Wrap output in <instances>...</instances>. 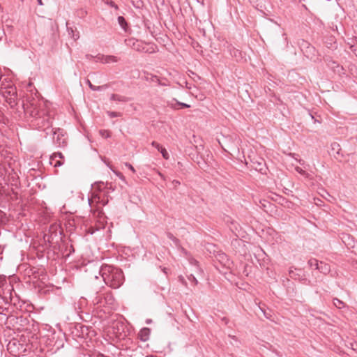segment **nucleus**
I'll use <instances>...</instances> for the list:
<instances>
[{
    "instance_id": "45",
    "label": "nucleus",
    "mask_w": 357,
    "mask_h": 357,
    "mask_svg": "<svg viewBox=\"0 0 357 357\" xmlns=\"http://www.w3.org/2000/svg\"><path fill=\"white\" fill-rule=\"evenodd\" d=\"M108 201L107 200L106 202L105 201H101V203L102 204L103 206L106 205L107 204Z\"/></svg>"
},
{
    "instance_id": "19",
    "label": "nucleus",
    "mask_w": 357,
    "mask_h": 357,
    "mask_svg": "<svg viewBox=\"0 0 357 357\" xmlns=\"http://www.w3.org/2000/svg\"><path fill=\"white\" fill-rule=\"evenodd\" d=\"M298 281L301 282L303 284H306V285L311 284V281L306 278L305 273H304L303 274V275L298 279Z\"/></svg>"
},
{
    "instance_id": "28",
    "label": "nucleus",
    "mask_w": 357,
    "mask_h": 357,
    "mask_svg": "<svg viewBox=\"0 0 357 357\" xmlns=\"http://www.w3.org/2000/svg\"><path fill=\"white\" fill-rule=\"evenodd\" d=\"M63 162H64V160H62V159L56 160H55L54 166L56 167H61V165H63Z\"/></svg>"
},
{
    "instance_id": "12",
    "label": "nucleus",
    "mask_w": 357,
    "mask_h": 357,
    "mask_svg": "<svg viewBox=\"0 0 357 357\" xmlns=\"http://www.w3.org/2000/svg\"><path fill=\"white\" fill-rule=\"evenodd\" d=\"M317 270L319 271L321 273L326 275L330 272L331 266L328 264H326L323 261H320Z\"/></svg>"
},
{
    "instance_id": "26",
    "label": "nucleus",
    "mask_w": 357,
    "mask_h": 357,
    "mask_svg": "<svg viewBox=\"0 0 357 357\" xmlns=\"http://www.w3.org/2000/svg\"><path fill=\"white\" fill-rule=\"evenodd\" d=\"M167 238L172 241L176 244L178 243V239L176 238L172 233H167Z\"/></svg>"
},
{
    "instance_id": "37",
    "label": "nucleus",
    "mask_w": 357,
    "mask_h": 357,
    "mask_svg": "<svg viewBox=\"0 0 357 357\" xmlns=\"http://www.w3.org/2000/svg\"><path fill=\"white\" fill-rule=\"evenodd\" d=\"M86 59H88V60H91L92 59L95 58L94 56L91 55V54H86Z\"/></svg>"
},
{
    "instance_id": "34",
    "label": "nucleus",
    "mask_w": 357,
    "mask_h": 357,
    "mask_svg": "<svg viewBox=\"0 0 357 357\" xmlns=\"http://www.w3.org/2000/svg\"><path fill=\"white\" fill-rule=\"evenodd\" d=\"M44 240H45V241H47L48 243H51V241H52V236H51V235H47V234H45V235L44 236Z\"/></svg>"
},
{
    "instance_id": "21",
    "label": "nucleus",
    "mask_w": 357,
    "mask_h": 357,
    "mask_svg": "<svg viewBox=\"0 0 357 357\" xmlns=\"http://www.w3.org/2000/svg\"><path fill=\"white\" fill-rule=\"evenodd\" d=\"M132 3L136 8H141L144 5L142 0H132Z\"/></svg>"
},
{
    "instance_id": "3",
    "label": "nucleus",
    "mask_w": 357,
    "mask_h": 357,
    "mask_svg": "<svg viewBox=\"0 0 357 357\" xmlns=\"http://www.w3.org/2000/svg\"><path fill=\"white\" fill-rule=\"evenodd\" d=\"M114 298L111 292L105 294L97 293L96 296L93 299L94 305H99L101 306L112 307L114 303Z\"/></svg>"
},
{
    "instance_id": "25",
    "label": "nucleus",
    "mask_w": 357,
    "mask_h": 357,
    "mask_svg": "<svg viewBox=\"0 0 357 357\" xmlns=\"http://www.w3.org/2000/svg\"><path fill=\"white\" fill-rule=\"evenodd\" d=\"M347 240L349 241L350 239V236H347ZM344 240H343L344 243H346L347 245V246H351V247H354V244H355V242L353 239H351V241H349L348 243H347V240H346V236L344 237Z\"/></svg>"
},
{
    "instance_id": "36",
    "label": "nucleus",
    "mask_w": 357,
    "mask_h": 357,
    "mask_svg": "<svg viewBox=\"0 0 357 357\" xmlns=\"http://www.w3.org/2000/svg\"><path fill=\"white\" fill-rule=\"evenodd\" d=\"M306 45H307V48L309 50V52H313L314 50V48L312 46H310L306 42H303Z\"/></svg>"
},
{
    "instance_id": "30",
    "label": "nucleus",
    "mask_w": 357,
    "mask_h": 357,
    "mask_svg": "<svg viewBox=\"0 0 357 357\" xmlns=\"http://www.w3.org/2000/svg\"><path fill=\"white\" fill-rule=\"evenodd\" d=\"M95 58L97 59L96 61H100L102 63H104L103 58H105V55L102 54H98L95 56Z\"/></svg>"
},
{
    "instance_id": "50",
    "label": "nucleus",
    "mask_w": 357,
    "mask_h": 357,
    "mask_svg": "<svg viewBox=\"0 0 357 357\" xmlns=\"http://www.w3.org/2000/svg\"><path fill=\"white\" fill-rule=\"evenodd\" d=\"M89 233H90L91 234H93L94 233V231L91 230V231H89Z\"/></svg>"
},
{
    "instance_id": "11",
    "label": "nucleus",
    "mask_w": 357,
    "mask_h": 357,
    "mask_svg": "<svg viewBox=\"0 0 357 357\" xmlns=\"http://www.w3.org/2000/svg\"><path fill=\"white\" fill-rule=\"evenodd\" d=\"M86 83L88 84L89 87L92 91H102L104 89H106L108 87L107 84H104V85H102V86H95V85L92 84V83L91 82L90 79H87L86 80Z\"/></svg>"
},
{
    "instance_id": "49",
    "label": "nucleus",
    "mask_w": 357,
    "mask_h": 357,
    "mask_svg": "<svg viewBox=\"0 0 357 357\" xmlns=\"http://www.w3.org/2000/svg\"><path fill=\"white\" fill-rule=\"evenodd\" d=\"M163 271H164V273H167V268H165L163 269Z\"/></svg>"
},
{
    "instance_id": "16",
    "label": "nucleus",
    "mask_w": 357,
    "mask_h": 357,
    "mask_svg": "<svg viewBox=\"0 0 357 357\" xmlns=\"http://www.w3.org/2000/svg\"><path fill=\"white\" fill-rule=\"evenodd\" d=\"M104 63H109L118 61V58L113 55L105 56L103 58Z\"/></svg>"
},
{
    "instance_id": "9",
    "label": "nucleus",
    "mask_w": 357,
    "mask_h": 357,
    "mask_svg": "<svg viewBox=\"0 0 357 357\" xmlns=\"http://www.w3.org/2000/svg\"><path fill=\"white\" fill-rule=\"evenodd\" d=\"M151 333V330L149 328H143L140 330L139 337L141 341L146 342L149 340Z\"/></svg>"
},
{
    "instance_id": "20",
    "label": "nucleus",
    "mask_w": 357,
    "mask_h": 357,
    "mask_svg": "<svg viewBox=\"0 0 357 357\" xmlns=\"http://www.w3.org/2000/svg\"><path fill=\"white\" fill-rule=\"evenodd\" d=\"M56 158H59V159H62V160H64V156L62 154V153L61 152H56V153H54L51 157H50V159L52 160H54Z\"/></svg>"
},
{
    "instance_id": "33",
    "label": "nucleus",
    "mask_w": 357,
    "mask_h": 357,
    "mask_svg": "<svg viewBox=\"0 0 357 357\" xmlns=\"http://www.w3.org/2000/svg\"><path fill=\"white\" fill-rule=\"evenodd\" d=\"M125 165H126V167H127L129 169H130L133 173H135V168L133 167V166H132L131 164H130V163H128V162H126V163H125Z\"/></svg>"
},
{
    "instance_id": "48",
    "label": "nucleus",
    "mask_w": 357,
    "mask_h": 357,
    "mask_svg": "<svg viewBox=\"0 0 357 357\" xmlns=\"http://www.w3.org/2000/svg\"><path fill=\"white\" fill-rule=\"evenodd\" d=\"M118 175L120 176L121 178H122L123 177L122 174H121V173H119V174H118Z\"/></svg>"
},
{
    "instance_id": "6",
    "label": "nucleus",
    "mask_w": 357,
    "mask_h": 357,
    "mask_svg": "<svg viewBox=\"0 0 357 357\" xmlns=\"http://www.w3.org/2000/svg\"><path fill=\"white\" fill-rule=\"evenodd\" d=\"M75 331L76 332L75 335L84 338L86 335H88L89 328L88 326L77 324L75 326Z\"/></svg>"
},
{
    "instance_id": "47",
    "label": "nucleus",
    "mask_w": 357,
    "mask_h": 357,
    "mask_svg": "<svg viewBox=\"0 0 357 357\" xmlns=\"http://www.w3.org/2000/svg\"><path fill=\"white\" fill-rule=\"evenodd\" d=\"M196 44V46H194L195 48L198 47H201L200 45L198 43H197Z\"/></svg>"
},
{
    "instance_id": "1",
    "label": "nucleus",
    "mask_w": 357,
    "mask_h": 357,
    "mask_svg": "<svg viewBox=\"0 0 357 357\" xmlns=\"http://www.w3.org/2000/svg\"><path fill=\"white\" fill-rule=\"evenodd\" d=\"M20 107L26 116L29 117L31 126L35 129H43L45 137L52 135L50 128V118L44 104L39 103L38 100L33 98L31 100L21 101Z\"/></svg>"
},
{
    "instance_id": "7",
    "label": "nucleus",
    "mask_w": 357,
    "mask_h": 357,
    "mask_svg": "<svg viewBox=\"0 0 357 357\" xmlns=\"http://www.w3.org/2000/svg\"><path fill=\"white\" fill-rule=\"evenodd\" d=\"M304 273L301 268L291 267L289 270V276L293 280H298Z\"/></svg>"
},
{
    "instance_id": "5",
    "label": "nucleus",
    "mask_w": 357,
    "mask_h": 357,
    "mask_svg": "<svg viewBox=\"0 0 357 357\" xmlns=\"http://www.w3.org/2000/svg\"><path fill=\"white\" fill-rule=\"evenodd\" d=\"M125 43L127 46L130 47L135 51L142 52L144 50V43L135 38L126 39Z\"/></svg>"
},
{
    "instance_id": "42",
    "label": "nucleus",
    "mask_w": 357,
    "mask_h": 357,
    "mask_svg": "<svg viewBox=\"0 0 357 357\" xmlns=\"http://www.w3.org/2000/svg\"><path fill=\"white\" fill-rule=\"evenodd\" d=\"M79 14H81L82 17H83L84 15L86 14V13L82 10H80V13H79Z\"/></svg>"
},
{
    "instance_id": "2",
    "label": "nucleus",
    "mask_w": 357,
    "mask_h": 357,
    "mask_svg": "<svg viewBox=\"0 0 357 357\" xmlns=\"http://www.w3.org/2000/svg\"><path fill=\"white\" fill-rule=\"evenodd\" d=\"M100 272L105 284L113 289L119 288L124 282L123 273L117 267L105 264Z\"/></svg>"
},
{
    "instance_id": "23",
    "label": "nucleus",
    "mask_w": 357,
    "mask_h": 357,
    "mask_svg": "<svg viewBox=\"0 0 357 357\" xmlns=\"http://www.w3.org/2000/svg\"><path fill=\"white\" fill-rule=\"evenodd\" d=\"M159 151L161 153L162 156L164 159H169V155L165 148L162 146Z\"/></svg>"
},
{
    "instance_id": "51",
    "label": "nucleus",
    "mask_w": 357,
    "mask_h": 357,
    "mask_svg": "<svg viewBox=\"0 0 357 357\" xmlns=\"http://www.w3.org/2000/svg\"><path fill=\"white\" fill-rule=\"evenodd\" d=\"M262 206H263L264 207H266V206L265 204H262Z\"/></svg>"
},
{
    "instance_id": "38",
    "label": "nucleus",
    "mask_w": 357,
    "mask_h": 357,
    "mask_svg": "<svg viewBox=\"0 0 357 357\" xmlns=\"http://www.w3.org/2000/svg\"><path fill=\"white\" fill-rule=\"evenodd\" d=\"M296 171L298 172H299L300 174H304L305 173V171H303L301 168L300 167H296Z\"/></svg>"
},
{
    "instance_id": "40",
    "label": "nucleus",
    "mask_w": 357,
    "mask_h": 357,
    "mask_svg": "<svg viewBox=\"0 0 357 357\" xmlns=\"http://www.w3.org/2000/svg\"><path fill=\"white\" fill-rule=\"evenodd\" d=\"M352 349L357 351V344H351Z\"/></svg>"
},
{
    "instance_id": "31",
    "label": "nucleus",
    "mask_w": 357,
    "mask_h": 357,
    "mask_svg": "<svg viewBox=\"0 0 357 357\" xmlns=\"http://www.w3.org/2000/svg\"><path fill=\"white\" fill-rule=\"evenodd\" d=\"M151 145L155 149H157L158 151L162 148V146H160V144L155 141L152 142Z\"/></svg>"
},
{
    "instance_id": "24",
    "label": "nucleus",
    "mask_w": 357,
    "mask_h": 357,
    "mask_svg": "<svg viewBox=\"0 0 357 357\" xmlns=\"http://www.w3.org/2000/svg\"><path fill=\"white\" fill-rule=\"evenodd\" d=\"M107 114L110 118H116L121 116L122 114L118 112L108 111Z\"/></svg>"
},
{
    "instance_id": "29",
    "label": "nucleus",
    "mask_w": 357,
    "mask_h": 357,
    "mask_svg": "<svg viewBox=\"0 0 357 357\" xmlns=\"http://www.w3.org/2000/svg\"><path fill=\"white\" fill-rule=\"evenodd\" d=\"M181 185V182L178 180H173L172 181V185L173 188L177 189V187Z\"/></svg>"
},
{
    "instance_id": "39",
    "label": "nucleus",
    "mask_w": 357,
    "mask_h": 357,
    "mask_svg": "<svg viewBox=\"0 0 357 357\" xmlns=\"http://www.w3.org/2000/svg\"><path fill=\"white\" fill-rule=\"evenodd\" d=\"M11 345H15V342H10L8 347V349H10L11 348Z\"/></svg>"
},
{
    "instance_id": "53",
    "label": "nucleus",
    "mask_w": 357,
    "mask_h": 357,
    "mask_svg": "<svg viewBox=\"0 0 357 357\" xmlns=\"http://www.w3.org/2000/svg\"><path fill=\"white\" fill-rule=\"evenodd\" d=\"M294 1H296L297 0H293Z\"/></svg>"
},
{
    "instance_id": "32",
    "label": "nucleus",
    "mask_w": 357,
    "mask_h": 357,
    "mask_svg": "<svg viewBox=\"0 0 357 357\" xmlns=\"http://www.w3.org/2000/svg\"><path fill=\"white\" fill-rule=\"evenodd\" d=\"M94 185L97 186V188H98V190L101 191V190H102L101 186H102V185H104V183H103V182H101V181H100V182H96V183H94Z\"/></svg>"
},
{
    "instance_id": "4",
    "label": "nucleus",
    "mask_w": 357,
    "mask_h": 357,
    "mask_svg": "<svg viewBox=\"0 0 357 357\" xmlns=\"http://www.w3.org/2000/svg\"><path fill=\"white\" fill-rule=\"evenodd\" d=\"M54 136V143L59 147H66L68 144V136L66 132L61 128L51 130Z\"/></svg>"
},
{
    "instance_id": "27",
    "label": "nucleus",
    "mask_w": 357,
    "mask_h": 357,
    "mask_svg": "<svg viewBox=\"0 0 357 357\" xmlns=\"http://www.w3.org/2000/svg\"><path fill=\"white\" fill-rule=\"evenodd\" d=\"M176 105H179V106L181 107V108H185V109L190 107V105H188L187 103H184V102H181L177 101V100H176Z\"/></svg>"
},
{
    "instance_id": "46",
    "label": "nucleus",
    "mask_w": 357,
    "mask_h": 357,
    "mask_svg": "<svg viewBox=\"0 0 357 357\" xmlns=\"http://www.w3.org/2000/svg\"><path fill=\"white\" fill-rule=\"evenodd\" d=\"M75 252V250H74L73 246L71 245H70V252Z\"/></svg>"
},
{
    "instance_id": "41",
    "label": "nucleus",
    "mask_w": 357,
    "mask_h": 357,
    "mask_svg": "<svg viewBox=\"0 0 357 357\" xmlns=\"http://www.w3.org/2000/svg\"><path fill=\"white\" fill-rule=\"evenodd\" d=\"M37 3L38 5H40V6L43 5V0H37Z\"/></svg>"
},
{
    "instance_id": "14",
    "label": "nucleus",
    "mask_w": 357,
    "mask_h": 357,
    "mask_svg": "<svg viewBox=\"0 0 357 357\" xmlns=\"http://www.w3.org/2000/svg\"><path fill=\"white\" fill-rule=\"evenodd\" d=\"M331 150L333 152V155L335 157L336 156V155H340L341 151L340 145L337 142L332 143Z\"/></svg>"
},
{
    "instance_id": "52",
    "label": "nucleus",
    "mask_w": 357,
    "mask_h": 357,
    "mask_svg": "<svg viewBox=\"0 0 357 357\" xmlns=\"http://www.w3.org/2000/svg\"><path fill=\"white\" fill-rule=\"evenodd\" d=\"M173 107H174V109H178V107H176V105H175V106H174Z\"/></svg>"
},
{
    "instance_id": "44",
    "label": "nucleus",
    "mask_w": 357,
    "mask_h": 357,
    "mask_svg": "<svg viewBox=\"0 0 357 357\" xmlns=\"http://www.w3.org/2000/svg\"><path fill=\"white\" fill-rule=\"evenodd\" d=\"M151 322H152V320H151V319H147L146 320V323L147 324H151Z\"/></svg>"
},
{
    "instance_id": "13",
    "label": "nucleus",
    "mask_w": 357,
    "mask_h": 357,
    "mask_svg": "<svg viewBox=\"0 0 357 357\" xmlns=\"http://www.w3.org/2000/svg\"><path fill=\"white\" fill-rule=\"evenodd\" d=\"M117 20H118V23L120 25V26L125 31H127V30L128 29V23H127L125 17H123V16H119L118 18H117Z\"/></svg>"
},
{
    "instance_id": "8",
    "label": "nucleus",
    "mask_w": 357,
    "mask_h": 357,
    "mask_svg": "<svg viewBox=\"0 0 357 357\" xmlns=\"http://www.w3.org/2000/svg\"><path fill=\"white\" fill-rule=\"evenodd\" d=\"M67 31L68 35L73 38L74 40H77L79 38V33L77 30L75 26H70L69 22H66Z\"/></svg>"
},
{
    "instance_id": "10",
    "label": "nucleus",
    "mask_w": 357,
    "mask_h": 357,
    "mask_svg": "<svg viewBox=\"0 0 357 357\" xmlns=\"http://www.w3.org/2000/svg\"><path fill=\"white\" fill-rule=\"evenodd\" d=\"M111 100L127 102L130 100V98L119 94L113 93L110 97Z\"/></svg>"
},
{
    "instance_id": "17",
    "label": "nucleus",
    "mask_w": 357,
    "mask_h": 357,
    "mask_svg": "<svg viewBox=\"0 0 357 357\" xmlns=\"http://www.w3.org/2000/svg\"><path fill=\"white\" fill-rule=\"evenodd\" d=\"M319 263L320 262H319L318 260H317L316 259H314V258L309 259L307 261L308 266L310 268H314V269H316V270L318 269Z\"/></svg>"
},
{
    "instance_id": "15",
    "label": "nucleus",
    "mask_w": 357,
    "mask_h": 357,
    "mask_svg": "<svg viewBox=\"0 0 357 357\" xmlns=\"http://www.w3.org/2000/svg\"><path fill=\"white\" fill-rule=\"evenodd\" d=\"M333 305L339 309H342V308L347 307L345 303H344L342 301L338 299L337 298H334L333 300Z\"/></svg>"
},
{
    "instance_id": "35",
    "label": "nucleus",
    "mask_w": 357,
    "mask_h": 357,
    "mask_svg": "<svg viewBox=\"0 0 357 357\" xmlns=\"http://www.w3.org/2000/svg\"><path fill=\"white\" fill-rule=\"evenodd\" d=\"M227 258V255L225 253H220L218 255V259L220 261L224 260Z\"/></svg>"
},
{
    "instance_id": "43",
    "label": "nucleus",
    "mask_w": 357,
    "mask_h": 357,
    "mask_svg": "<svg viewBox=\"0 0 357 357\" xmlns=\"http://www.w3.org/2000/svg\"><path fill=\"white\" fill-rule=\"evenodd\" d=\"M96 75H97V73H93L91 74H89V76H91V78L93 79L94 78L93 77L96 76Z\"/></svg>"
},
{
    "instance_id": "18",
    "label": "nucleus",
    "mask_w": 357,
    "mask_h": 357,
    "mask_svg": "<svg viewBox=\"0 0 357 357\" xmlns=\"http://www.w3.org/2000/svg\"><path fill=\"white\" fill-rule=\"evenodd\" d=\"M8 103L10 106V107L14 108L15 107H17L20 103V100L17 101L15 100V97H10L7 100Z\"/></svg>"
},
{
    "instance_id": "22",
    "label": "nucleus",
    "mask_w": 357,
    "mask_h": 357,
    "mask_svg": "<svg viewBox=\"0 0 357 357\" xmlns=\"http://www.w3.org/2000/svg\"><path fill=\"white\" fill-rule=\"evenodd\" d=\"M155 49H156V46H152V47H149V48H147V47H146L144 46V50L142 52L153 54V53L155 52Z\"/></svg>"
}]
</instances>
